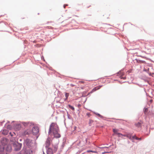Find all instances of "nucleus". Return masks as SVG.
Masks as SVG:
<instances>
[{
	"mask_svg": "<svg viewBox=\"0 0 154 154\" xmlns=\"http://www.w3.org/2000/svg\"><path fill=\"white\" fill-rule=\"evenodd\" d=\"M59 131V128L57 125L54 123H52L50 125L48 133L50 134L52 132L55 137L59 138L60 137L58 133Z\"/></svg>",
	"mask_w": 154,
	"mask_h": 154,
	"instance_id": "1",
	"label": "nucleus"
},
{
	"mask_svg": "<svg viewBox=\"0 0 154 154\" xmlns=\"http://www.w3.org/2000/svg\"><path fill=\"white\" fill-rule=\"evenodd\" d=\"M34 141L29 139H27L25 141V143L29 147H32L34 144Z\"/></svg>",
	"mask_w": 154,
	"mask_h": 154,
	"instance_id": "2",
	"label": "nucleus"
},
{
	"mask_svg": "<svg viewBox=\"0 0 154 154\" xmlns=\"http://www.w3.org/2000/svg\"><path fill=\"white\" fill-rule=\"evenodd\" d=\"M22 144L17 142H14L13 144V147L15 150L18 151L20 149L21 147Z\"/></svg>",
	"mask_w": 154,
	"mask_h": 154,
	"instance_id": "3",
	"label": "nucleus"
},
{
	"mask_svg": "<svg viewBox=\"0 0 154 154\" xmlns=\"http://www.w3.org/2000/svg\"><path fill=\"white\" fill-rule=\"evenodd\" d=\"M38 132V128L37 127H34L32 128V133L34 135L37 134Z\"/></svg>",
	"mask_w": 154,
	"mask_h": 154,
	"instance_id": "4",
	"label": "nucleus"
},
{
	"mask_svg": "<svg viewBox=\"0 0 154 154\" xmlns=\"http://www.w3.org/2000/svg\"><path fill=\"white\" fill-rule=\"evenodd\" d=\"M51 143V139L48 137L47 138L45 143L46 146L48 147Z\"/></svg>",
	"mask_w": 154,
	"mask_h": 154,
	"instance_id": "5",
	"label": "nucleus"
},
{
	"mask_svg": "<svg viewBox=\"0 0 154 154\" xmlns=\"http://www.w3.org/2000/svg\"><path fill=\"white\" fill-rule=\"evenodd\" d=\"M47 154H53L52 149L51 148H48L47 150Z\"/></svg>",
	"mask_w": 154,
	"mask_h": 154,
	"instance_id": "6",
	"label": "nucleus"
},
{
	"mask_svg": "<svg viewBox=\"0 0 154 154\" xmlns=\"http://www.w3.org/2000/svg\"><path fill=\"white\" fill-rule=\"evenodd\" d=\"M6 150L8 152H10L11 150V146L10 145H8L6 147Z\"/></svg>",
	"mask_w": 154,
	"mask_h": 154,
	"instance_id": "7",
	"label": "nucleus"
},
{
	"mask_svg": "<svg viewBox=\"0 0 154 154\" xmlns=\"http://www.w3.org/2000/svg\"><path fill=\"white\" fill-rule=\"evenodd\" d=\"M24 150L25 154H32V151L30 149H26Z\"/></svg>",
	"mask_w": 154,
	"mask_h": 154,
	"instance_id": "8",
	"label": "nucleus"
},
{
	"mask_svg": "<svg viewBox=\"0 0 154 154\" xmlns=\"http://www.w3.org/2000/svg\"><path fill=\"white\" fill-rule=\"evenodd\" d=\"M119 131V129H113V131L114 133V134H113V135H117V134L118 133V131Z\"/></svg>",
	"mask_w": 154,
	"mask_h": 154,
	"instance_id": "9",
	"label": "nucleus"
},
{
	"mask_svg": "<svg viewBox=\"0 0 154 154\" xmlns=\"http://www.w3.org/2000/svg\"><path fill=\"white\" fill-rule=\"evenodd\" d=\"M101 87H102V86H100V85L97 86L95 87V88H94L93 89V91H96L97 90H98L99 89H100Z\"/></svg>",
	"mask_w": 154,
	"mask_h": 154,
	"instance_id": "10",
	"label": "nucleus"
},
{
	"mask_svg": "<svg viewBox=\"0 0 154 154\" xmlns=\"http://www.w3.org/2000/svg\"><path fill=\"white\" fill-rule=\"evenodd\" d=\"M69 93H65V96L66 97V98H65V99L64 100H67L68 99V97L69 96Z\"/></svg>",
	"mask_w": 154,
	"mask_h": 154,
	"instance_id": "11",
	"label": "nucleus"
},
{
	"mask_svg": "<svg viewBox=\"0 0 154 154\" xmlns=\"http://www.w3.org/2000/svg\"><path fill=\"white\" fill-rule=\"evenodd\" d=\"M132 139H135L137 140H140L141 139V138H138L137 137H136L135 136H134L132 137Z\"/></svg>",
	"mask_w": 154,
	"mask_h": 154,
	"instance_id": "12",
	"label": "nucleus"
},
{
	"mask_svg": "<svg viewBox=\"0 0 154 154\" xmlns=\"http://www.w3.org/2000/svg\"><path fill=\"white\" fill-rule=\"evenodd\" d=\"M126 137L129 138L131 140H132V137H131V135L130 134H128L126 135Z\"/></svg>",
	"mask_w": 154,
	"mask_h": 154,
	"instance_id": "13",
	"label": "nucleus"
},
{
	"mask_svg": "<svg viewBox=\"0 0 154 154\" xmlns=\"http://www.w3.org/2000/svg\"><path fill=\"white\" fill-rule=\"evenodd\" d=\"M68 106L72 110H74L75 109H74V107L71 106V105H68Z\"/></svg>",
	"mask_w": 154,
	"mask_h": 154,
	"instance_id": "14",
	"label": "nucleus"
},
{
	"mask_svg": "<svg viewBox=\"0 0 154 154\" xmlns=\"http://www.w3.org/2000/svg\"><path fill=\"white\" fill-rule=\"evenodd\" d=\"M87 152H94V153H97V151H93L92 150H87Z\"/></svg>",
	"mask_w": 154,
	"mask_h": 154,
	"instance_id": "15",
	"label": "nucleus"
},
{
	"mask_svg": "<svg viewBox=\"0 0 154 154\" xmlns=\"http://www.w3.org/2000/svg\"><path fill=\"white\" fill-rule=\"evenodd\" d=\"M19 154H25L24 150L21 151L19 153Z\"/></svg>",
	"mask_w": 154,
	"mask_h": 154,
	"instance_id": "16",
	"label": "nucleus"
},
{
	"mask_svg": "<svg viewBox=\"0 0 154 154\" xmlns=\"http://www.w3.org/2000/svg\"><path fill=\"white\" fill-rule=\"evenodd\" d=\"M148 111V109L147 108H145L144 109V113L145 114H146V113L147 112V111Z\"/></svg>",
	"mask_w": 154,
	"mask_h": 154,
	"instance_id": "17",
	"label": "nucleus"
},
{
	"mask_svg": "<svg viewBox=\"0 0 154 154\" xmlns=\"http://www.w3.org/2000/svg\"><path fill=\"white\" fill-rule=\"evenodd\" d=\"M117 136L119 137H121V136L123 135L120 133H118L117 134Z\"/></svg>",
	"mask_w": 154,
	"mask_h": 154,
	"instance_id": "18",
	"label": "nucleus"
},
{
	"mask_svg": "<svg viewBox=\"0 0 154 154\" xmlns=\"http://www.w3.org/2000/svg\"><path fill=\"white\" fill-rule=\"evenodd\" d=\"M97 115L98 116H99V117H102V116H101L100 114H97Z\"/></svg>",
	"mask_w": 154,
	"mask_h": 154,
	"instance_id": "19",
	"label": "nucleus"
},
{
	"mask_svg": "<svg viewBox=\"0 0 154 154\" xmlns=\"http://www.w3.org/2000/svg\"><path fill=\"white\" fill-rule=\"evenodd\" d=\"M87 115H88V117H89L90 116V114L88 113H87Z\"/></svg>",
	"mask_w": 154,
	"mask_h": 154,
	"instance_id": "20",
	"label": "nucleus"
},
{
	"mask_svg": "<svg viewBox=\"0 0 154 154\" xmlns=\"http://www.w3.org/2000/svg\"><path fill=\"white\" fill-rule=\"evenodd\" d=\"M120 78L121 79H125V78H124H124L122 77V75H121V76H120Z\"/></svg>",
	"mask_w": 154,
	"mask_h": 154,
	"instance_id": "21",
	"label": "nucleus"
},
{
	"mask_svg": "<svg viewBox=\"0 0 154 154\" xmlns=\"http://www.w3.org/2000/svg\"><path fill=\"white\" fill-rule=\"evenodd\" d=\"M123 73V72H121V71H120L118 73V74H119L120 73Z\"/></svg>",
	"mask_w": 154,
	"mask_h": 154,
	"instance_id": "22",
	"label": "nucleus"
},
{
	"mask_svg": "<svg viewBox=\"0 0 154 154\" xmlns=\"http://www.w3.org/2000/svg\"><path fill=\"white\" fill-rule=\"evenodd\" d=\"M137 125H140V123H138L137 124Z\"/></svg>",
	"mask_w": 154,
	"mask_h": 154,
	"instance_id": "23",
	"label": "nucleus"
},
{
	"mask_svg": "<svg viewBox=\"0 0 154 154\" xmlns=\"http://www.w3.org/2000/svg\"><path fill=\"white\" fill-rule=\"evenodd\" d=\"M67 5H63V7H64V8H65V7H66V6H67Z\"/></svg>",
	"mask_w": 154,
	"mask_h": 154,
	"instance_id": "24",
	"label": "nucleus"
},
{
	"mask_svg": "<svg viewBox=\"0 0 154 154\" xmlns=\"http://www.w3.org/2000/svg\"><path fill=\"white\" fill-rule=\"evenodd\" d=\"M108 152H103L102 153V154H104V153H108Z\"/></svg>",
	"mask_w": 154,
	"mask_h": 154,
	"instance_id": "25",
	"label": "nucleus"
},
{
	"mask_svg": "<svg viewBox=\"0 0 154 154\" xmlns=\"http://www.w3.org/2000/svg\"><path fill=\"white\" fill-rule=\"evenodd\" d=\"M49 27H50V26H47V28H48V29H49Z\"/></svg>",
	"mask_w": 154,
	"mask_h": 154,
	"instance_id": "26",
	"label": "nucleus"
},
{
	"mask_svg": "<svg viewBox=\"0 0 154 154\" xmlns=\"http://www.w3.org/2000/svg\"><path fill=\"white\" fill-rule=\"evenodd\" d=\"M122 136H124L125 137H126V135H123Z\"/></svg>",
	"mask_w": 154,
	"mask_h": 154,
	"instance_id": "27",
	"label": "nucleus"
},
{
	"mask_svg": "<svg viewBox=\"0 0 154 154\" xmlns=\"http://www.w3.org/2000/svg\"><path fill=\"white\" fill-rule=\"evenodd\" d=\"M38 29V27H37V28H36V29Z\"/></svg>",
	"mask_w": 154,
	"mask_h": 154,
	"instance_id": "28",
	"label": "nucleus"
}]
</instances>
